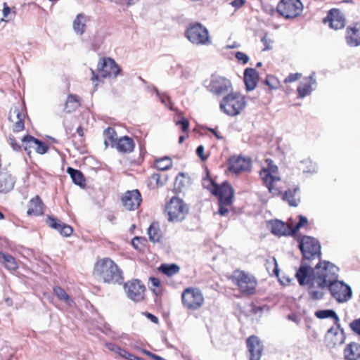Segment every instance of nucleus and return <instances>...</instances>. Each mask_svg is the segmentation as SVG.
Returning a JSON list of instances; mask_svg holds the SVG:
<instances>
[{
    "mask_svg": "<svg viewBox=\"0 0 360 360\" xmlns=\"http://www.w3.org/2000/svg\"><path fill=\"white\" fill-rule=\"evenodd\" d=\"M299 248L302 252V259L296 271L295 277L298 282L303 283L307 269L313 268L311 262L314 259L320 260L321 245L316 238L304 236L299 244Z\"/></svg>",
    "mask_w": 360,
    "mask_h": 360,
    "instance_id": "nucleus-1",
    "label": "nucleus"
},
{
    "mask_svg": "<svg viewBox=\"0 0 360 360\" xmlns=\"http://www.w3.org/2000/svg\"><path fill=\"white\" fill-rule=\"evenodd\" d=\"M94 274L105 283H122L123 281L122 271L110 259L103 258L98 260L94 266Z\"/></svg>",
    "mask_w": 360,
    "mask_h": 360,
    "instance_id": "nucleus-2",
    "label": "nucleus"
},
{
    "mask_svg": "<svg viewBox=\"0 0 360 360\" xmlns=\"http://www.w3.org/2000/svg\"><path fill=\"white\" fill-rule=\"evenodd\" d=\"M301 286H307L308 294L314 300H321L323 297L326 291L328 290V285L326 280H323L317 274H314L313 268L307 269V276L304 278L303 283L298 282Z\"/></svg>",
    "mask_w": 360,
    "mask_h": 360,
    "instance_id": "nucleus-3",
    "label": "nucleus"
},
{
    "mask_svg": "<svg viewBox=\"0 0 360 360\" xmlns=\"http://www.w3.org/2000/svg\"><path fill=\"white\" fill-rule=\"evenodd\" d=\"M185 35L195 45H209L212 43L208 30L198 22L190 24L186 30Z\"/></svg>",
    "mask_w": 360,
    "mask_h": 360,
    "instance_id": "nucleus-4",
    "label": "nucleus"
},
{
    "mask_svg": "<svg viewBox=\"0 0 360 360\" xmlns=\"http://www.w3.org/2000/svg\"><path fill=\"white\" fill-rule=\"evenodd\" d=\"M168 220L172 222H179L184 220L188 213V207L180 198L173 197L166 206Z\"/></svg>",
    "mask_w": 360,
    "mask_h": 360,
    "instance_id": "nucleus-5",
    "label": "nucleus"
},
{
    "mask_svg": "<svg viewBox=\"0 0 360 360\" xmlns=\"http://www.w3.org/2000/svg\"><path fill=\"white\" fill-rule=\"evenodd\" d=\"M245 105V102L243 96L230 93L224 97L220 103V108L226 115L234 116L239 114Z\"/></svg>",
    "mask_w": 360,
    "mask_h": 360,
    "instance_id": "nucleus-6",
    "label": "nucleus"
},
{
    "mask_svg": "<svg viewBox=\"0 0 360 360\" xmlns=\"http://www.w3.org/2000/svg\"><path fill=\"white\" fill-rule=\"evenodd\" d=\"M91 80H97L98 75L101 77H117L120 72V68L118 67L115 61L110 58L101 59L97 65L98 75L91 69Z\"/></svg>",
    "mask_w": 360,
    "mask_h": 360,
    "instance_id": "nucleus-7",
    "label": "nucleus"
},
{
    "mask_svg": "<svg viewBox=\"0 0 360 360\" xmlns=\"http://www.w3.org/2000/svg\"><path fill=\"white\" fill-rule=\"evenodd\" d=\"M313 269L314 274L326 280L328 285L338 280L339 269L330 262L319 260Z\"/></svg>",
    "mask_w": 360,
    "mask_h": 360,
    "instance_id": "nucleus-8",
    "label": "nucleus"
},
{
    "mask_svg": "<svg viewBox=\"0 0 360 360\" xmlns=\"http://www.w3.org/2000/svg\"><path fill=\"white\" fill-rule=\"evenodd\" d=\"M182 303L185 307L191 310H196L202 307L204 297L198 288H187L181 295Z\"/></svg>",
    "mask_w": 360,
    "mask_h": 360,
    "instance_id": "nucleus-9",
    "label": "nucleus"
},
{
    "mask_svg": "<svg viewBox=\"0 0 360 360\" xmlns=\"http://www.w3.org/2000/svg\"><path fill=\"white\" fill-rule=\"evenodd\" d=\"M276 10L285 18H294L301 14L303 5L300 0H282L278 3Z\"/></svg>",
    "mask_w": 360,
    "mask_h": 360,
    "instance_id": "nucleus-10",
    "label": "nucleus"
},
{
    "mask_svg": "<svg viewBox=\"0 0 360 360\" xmlns=\"http://www.w3.org/2000/svg\"><path fill=\"white\" fill-rule=\"evenodd\" d=\"M331 296L338 302H347L352 295L351 288L343 281L337 280L328 285Z\"/></svg>",
    "mask_w": 360,
    "mask_h": 360,
    "instance_id": "nucleus-11",
    "label": "nucleus"
},
{
    "mask_svg": "<svg viewBox=\"0 0 360 360\" xmlns=\"http://www.w3.org/2000/svg\"><path fill=\"white\" fill-rule=\"evenodd\" d=\"M233 282L243 293L253 294L255 291L257 282L252 277L243 271H236L233 276Z\"/></svg>",
    "mask_w": 360,
    "mask_h": 360,
    "instance_id": "nucleus-12",
    "label": "nucleus"
},
{
    "mask_svg": "<svg viewBox=\"0 0 360 360\" xmlns=\"http://www.w3.org/2000/svg\"><path fill=\"white\" fill-rule=\"evenodd\" d=\"M207 89L217 96L228 93L232 88L230 80L218 75H212L208 84Z\"/></svg>",
    "mask_w": 360,
    "mask_h": 360,
    "instance_id": "nucleus-13",
    "label": "nucleus"
},
{
    "mask_svg": "<svg viewBox=\"0 0 360 360\" xmlns=\"http://www.w3.org/2000/svg\"><path fill=\"white\" fill-rule=\"evenodd\" d=\"M124 288L127 297L134 302L143 300L146 287L141 281L134 279L124 283Z\"/></svg>",
    "mask_w": 360,
    "mask_h": 360,
    "instance_id": "nucleus-14",
    "label": "nucleus"
},
{
    "mask_svg": "<svg viewBox=\"0 0 360 360\" xmlns=\"http://www.w3.org/2000/svg\"><path fill=\"white\" fill-rule=\"evenodd\" d=\"M315 315L317 318L321 319L326 318H333L335 319L337 328H330L328 330V334H333L335 336H339V344H342L345 341L344 330L340 328L339 324L340 319L335 311L332 309L319 310L315 313Z\"/></svg>",
    "mask_w": 360,
    "mask_h": 360,
    "instance_id": "nucleus-15",
    "label": "nucleus"
},
{
    "mask_svg": "<svg viewBox=\"0 0 360 360\" xmlns=\"http://www.w3.org/2000/svg\"><path fill=\"white\" fill-rule=\"evenodd\" d=\"M212 194L218 196L220 203H225L226 205H230L232 202L234 191L232 186L225 181L221 185L215 186L214 188L212 189Z\"/></svg>",
    "mask_w": 360,
    "mask_h": 360,
    "instance_id": "nucleus-16",
    "label": "nucleus"
},
{
    "mask_svg": "<svg viewBox=\"0 0 360 360\" xmlns=\"http://www.w3.org/2000/svg\"><path fill=\"white\" fill-rule=\"evenodd\" d=\"M250 360H260L264 346L258 337L252 335L246 340Z\"/></svg>",
    "mask_w": 360,
    "mask_h": 360,
    "instance_id": "nucleus-17",
    "label": "nucleus"
},
{
    "mask_svg": "<svg viewBox=\"0 0 360 360\" xmlns=\"http://www.w3.org/2000/svg\"><path fill=\"white\" fill-rule=\"evenodd\" d=\"M142 201L140 192L138 190L128 191L122 198L124 207L128 210H136Z\"/></svg>",
    "mask_w": 360,
    "mask_h": 360,
    "instance_id": "nucleus-18",
    "label": "nucleus"
},
{
    "mask_svg": "<svg viewBox=\"0 0 360 360\" xmlns=\"http://www.w3.org/2000/svg\"><path fill=\"white\" fill-rule=\"evenodd\" d=\"M323 21H328L330 27L334 30L343 28L346 23L344 14L338 8L330 9Z\"/></svg>",
    "mask_w": 360,
    "mask_h": 360,
    "instance_id": "nucleus-19",
    "label": "nucleus"
},
{
    "mask_svg": "<svg viewBox=\"0 0 360 360\" xmlns=\"http://www.w3.org/2000/svg\"><path fill=\"white\" fill-rule=\"evenodd\" d=\"M250 160L245 158L233 157L229 161V169L235 174L248 172L250 170Z\"/></svg>",
    "mask_w": 360,
    "mask_h": 360,
    "instance_id": "nucleus-20",
    "label": "nucleus"
},
{
    "mask_svg": "<svg viewBox=\"0 0 360 360\" xmlns=\"http://www.w3.org/2000/svg\"><path fill=\"white\" fill-rule=\"evenodd\" d=\"M46 222L49 226L57 230L65 237L71 236L73 232V229L70 226L60 221L52 216H48Z\"/></svg>",
    "mask_w": 360,
    "mask_h": 360,
    "instance_id": "nucleus-21",
    "label": "nucleus"
},
{
    "mask_svg": "<svg viewBox=\"0 0 360 360\" xmlns=\"http://www.w3.org/2000/svg\"><path fill=\"white\" fill-rule=\"evenodd\" d=\"M260 176L266 186L268 188L269 193L273 195H278L281 194V191L276 188L274 184L276 181L280 180L278 177L273 176L268 169H262L260 172Z\"/></svg>",
    "mask_w": 360,
    "mask_h": 360,
    "instance_id": "nucleus-22",
    "label": "nucleus"
},
{
    "mask_svg": "<svg viewBox=\"0 0 360 360\" xmlns=\"http://www.w3.org/2000/svg\"><path fill=\"white\" fill-rule=\"evenodd\" d=\"M347 43L351 46L360 45V23H355L348 27L346 34Z\"/></svg>",
    "mask_w": 360,
    "mask_h": 360,
    "instance_id": "nucleus-23",
    "label": "nucleus"
},
{
    "mask_svg": "<svg viewBox=\"0 0 360 360\" xmlns=\"http://www.w3.org/2000/svg\"><path fill=\"white\" fill-rule=\"evenodd\" d=\"M25 115L22 113L20 110L14 107L9 112L8 119L13 122V129L15 131H20L24 129Z\"/></svg>",
    "mask_w": 360,
    "mask_h": 360,
    "instance_id": "nucleus-24",
    "label": "nucleus"
},
{
    "mask_svg": "<svg viewBox=\"0 0 360 360\" xmlns=\"http://www.w3.org/2000/svg\"><path fill=\"white\" fill-rule=\"evenodd\" d=\"M259 80V74L255 68H248L244 71V82L247 91L255 89Z\"/></svg>",
    "mask_w": 360,
    "mask_h": 360,
    "instance_id": "nucleus-25",
    "label": "nucleus"
},
{
    "mask_svg": "<svg viewBox=\"0 0 360 360\" xmlns=\"http://www.w3.org/2000/svg\"><path fill=\"white\" fill-rule=\"evenodd\" d=\"M315 72H312L307 79H309V82H302L300 83L297 91L298 94V98H304L307 96H309L314 89L312 88V85L316 84V80L314 78Z\"/></svg>",
    "mask_w": 360,
    "mask_h": 360,
    "instance_id": "nucleus-26",
    "label": "nucleus"
},
{
    "mask_svg": "<svg viewBox=\"0 0 360 360\" xmlns=\"http://www.w3.org/2000/svg\"><path fill=\"white\" fill-rule=\"evenodd\" d=\"M271 233L276 236L293 235L292 226L278 219L271 222Z\"/></svg>",
    "mask_w": 360,
    "mask_h": 360,
    "instance_id": "nucleus-27",
    "label": "nucleus"
},
{
    "mask_svg": "<svg viewBox=\"0 0 360 360\" xmlns=\"http://www.w3.org/2000/svg\"><path fill=\"white\" fill-rule=\"evenodd\" d=\"M15 185V179L6 172H0V193H6L11 191Z\"/></svg>",
    "mask_w": 360,
    "mask_h": 360,
    "instance_id": "nucleus-28",
    "label": "nucleus"
},
{
    "mask_svg": "<svg viewBox=\"0 0 360 360\" xmlns=\"http://www.w3.org/2000/svg\"><path fill=\"white\" fill-rule=\"evenodd\" d=\"M134 140L127 136L119 139L115 146L119 152L124 153H131L134 150Z\"/></svg>",
    "mask_w": 360,
    "mask_h": 360,
    "instance_id": "nucleus-29",
    "label": "nucleus"
},
{
    "mask_svg": "<svg viewBox=\"0 0 360 360\" xmlns=\"http://www.w3.org/2000/svg\"><path fill=\"white\" fill-rule=\"evenodd\" d=\"M345 360H360V345L356 342L348 344L344 349Z\"/></svg>",
    "mask_w": 360,
    "mask_h": 360,
    "instance_id": "nucleus-30",
    "label": "nucleus"
},
{
    "mask_svg": "<svg viewBox=\"0 0 360 360\" xmlns=\"http://www.w3.org/2000/svg\"><path fill=\"white\" fill-rule=\"evenodd\" d=\"M42 202L38 195L32 198L28 204L27 214L39 216L43 213Z\"/></svg>",
    "mask_w": 360,
    "mask_h": 360,
    "instance_id": "nucleus-31",
    "label": "nucleus"
},
{
    "mask_svg": "<svg viewBox=\"0 0 360 360\" xmlns=\"http://www.w3.org/2000/svg\"><path fill=\"white\" fill-rule=\"evenodd\" d=\"M87 17L83 13H79L73 21L72 27L75 32L82 35L85 32Z\"/></svg>",
    "mask_w": 360,
    "mask_h": 360,
    "instance_id": "nucleus-32",
    "label": "nucleus"
},
{
    "mask_svg": "<svg viewBox=\"0 0 360 360\" xmlns=\"http://www.w3.org/2000/svg\"><path fill=\"white\" fill-rule=\"evenodd\" d=\"M67 172L70 176L72 181L76 185L80 187H84L86 185V180L82 172L78 169H75L72 167H68Z\"/></svg>",
    "mask_w": 360,
    "mask_h": 360,
    "instance_id": "nucleus-33",
    "label": "nucleus"
},
{
    "mask_svg": "<svg viewBox=\"0 0 360 360\" xmlns=\"http://www.w3.org/2000/svg\"><path fill=\"white\" fill-rule=\"evenodd\" d=\"M149 239L153 243L159 242L162 238V232L158 223H152L148 229Z\"/></svg>",
    "mask_w": 360,
    "mask_h": 360,
    "instance_id": "nucleus-34",
    "label": "nucleus"
},
{
    "mask_svg": "<svg viewBox=\"0 0 360 360\" xmlns=\"http://www.w3.org/2000/svg\"><path fill=\"white\" fill-rule=\"evenodd\" d=\"M53 293L60 301L64 302L68 307H72L75 306L73 300L60 287L56 286L53 288Z\"/></svg>",
    "mask_w": 360,
    "mask_h": 360,
    "instance_id": "nucleus-35",
    "label": "nucleus"
},
{
    "mask_svg": "<svg viewBox=\"0 0 360 360\" xmlns=\"http://www.w3.org/2000/svg\"><path fill=\"white\" fill-rule=\"evenodd\" d=\"M103 136L105 137L104 143L105 146L107 147L110 143V146L114 148L117 141V133L115 129L111 127H108L103 131Z\"/></svg>",
    "mask_w": 360,
    "mask_h": 360,
    "instance_id": "nucleus-36",
    "label": "nucleus"
},
{
    "mask_svg": "<svg viewBox=\"0 0 360 360\" xmlns=\"http://www.w3.org/2000/svg\"><path fill=\"white\" fill-rule=\"evenodd\" d=\"M80 105L79 98L76 95L70 94L68 96L66 103L65 104L64 110L66 112H72L75 110Z\"/></svg>",
    "mask_w": 360,
    "mask_h": 360,
    "instance_id": "nucleus-37",
    "label": "nucleus"
},
{
    "mask_svg": "<svg viewBox=\"0 0 360 360\" xmlns=\"http://www.w3.org/2000/svg\"><path fill=\"white\" fill-rule=\"evenodd\" d=\"M300 191L299 187H295L292 190H287L283 195V199L287 200L290 206L297 207L300 199L295 198V193Z\"/></svg>",
    "mask_w": 360,
    "mask_h": 360,
    "instance_id": "nucleus-38",
    "label": "nucleus"
},
{
    "mask_svg": "<svg viewBox=\"0 0 360 360\" xmlns=\"http://www.w3.org/2000/svg\"><path fill=\"white\" fill-rule=\"evenodd\" d=\"M159 269L164 274H165L168 276H172L174 274H176L179 271L180 267L177 264H162L160 266Z\"/></svg>",
    "mask_w": 360,
    "mask_h": 360,
    "instance_id": "nucleus-39",
    "label": "nucleus"
},
{
    "mask_svg": "<svg viewBox=\"0 0 360 360\" xmlns=\"http://www.w3.org/2000/svg\"><path fill=\"white\" fill-rule=\"evenodd\" d=\"M105 347L110 351L115 352V354H118L120 357L124 358L125 359H127V357L129 354V352H128L127 351H126L124 349H122L120 347H119L118 345H116L114 343H111V342L106 343Z\"/></svg>",
    "mask_w": 360,
    "mask_h": 360,
    "instance_id": "nucleus-40",
    "label": "nucleus"
},
{
    "mask_svg": "<svg viewBox=\"0 0 360 360\" xmlns=\"http://www.w3.org/2000/svg\"><path fill=\"white\" fill-rule=\"evenodd\" d=\"M172 167V161L168 157L160 158L155 162V167L158 170L165 171Z\"/></svg>",
    "mask_w": 360,
    "mask_h": 360,
    "instance_id": "nucleus-41",
    "label": "nucleus"
},
{
    "mask_svg": "<svg viewBox=\"0 0 360 360\" xmlns=\"http://www.w3.org/2000/svg\"><path fill=\"white\" fill-rule=\"evenodd\" d=\"M32 143H35V150L39 154H44L48 150V146L44 143L34 137H29Z\"/></svg>",
    "mask_w": 360,
    "mask_h": 360,
    "instance_id": "nucleus-42",
    "label": "nucleus"
},
{
    "mask_svg": "<svg viewBox=\"0 0 360 360\" xmlns=\"http://www.w3.org/2000/svg\"><path fill=\"white\" fill-rule=\"evenodd\" d=\"M2 263L9 270H15L18 268V264L14 257L9 255H5Z\"/></svg>",
    "mask_w": 360,
    "mask_h": 360,
    "instance_id": "nucleus-43",
    "label": "nucleus"
},
{
    "mask_svg": "<svg viewBox=\"0 0 360 360\" xmlns=\"http://www.w3.org/2000/svg\"><path fill=\"white\" fill-rule=\"evenodd\" d=\"M167 176H162L160 174L155 173L150 176V184L154 182L157 187L162 186L167 181Z\"/></svg>",
    "mask_w": 360,
    "mask_h": 360,
    "instance_id": "nucleus-44",
    "label": "nucleus"
},
{
    "mask_svg": "<svg viewBox=\"0 0 360 360\" xmlns=\"http://www.w3.org/2000/svg\"><path fill=\"white\" fill-rule=\"evenodd\" d=\"M29 137H33V136L31 135H27L22 139V146H23L24 150L27 152L28 155H30V153L32 152L31 148H35V143H32V141H31V139H29Z\"/></svg>",
    "mask_w": 360,
    "mask_h": 360,
    "instance_id": "nucleus-45",
    "label": "nucleus"
},
{
    "mask_svg": "<svg viewBox=\"0 0 360 360\" xmlns=\"http://www.w3.org/2000/svg\"><path fill=\"white\" fill-rule=\"evenodd\" d=\"M202 186L212 193V189L214 188L215 186H217L218 184H215V182L207 175L202 179Z\"/></svg>",
    "mask_w": 360,
    "mask_h": 360,
    "instance_id": "nucleus-46",
    "label": "nucleus"
},
{
    "mask_svg": "<svg viewBox=\"0 0 360 360\" xmlns=\"http://www.w3.org/2000/svg\"><path fill=\"white\" fill-rule=\"evenodd\" d=\"M184 175L183 173H180L175 179L174 188L179 191H181L183 188L185 186L184 184Z\"/></svg>",
    "mask_w": 360,
    "mask_h": 360,
    "instance_id": "nucleus-47",
    "label": "nucleus"
},
{
    "mask_svg": "<svg viewBox=\"0 0 360 360\" xmlns=\"http://www.w3.org/2000/svg\"><path fill=\"white\" fill-rule=\"evenodd\" d=\"M308 220L307 219L302 215L299 216V221L297 223V224L295 226H292V231H293V235L304 224H307Z\"/></svg>",
    "mask_w": 360,
    "mask_h": 360,
    "instance_id": "nucleus-48",
    "label": "nucleus"
},
{
    "mask_svg": "<svg viewBox=\"0 0 360 360\" xmlns=\"http://www.w3.org/2000/svg\"><path fill=\"white\" fill-rule=\"evenodd\" d=\"M264 83L266 85L269 86V88L271 89H274L277 88L278 81L273 76H271V75L266 76V77L264 80Z\"/></svg>",
    "mask_w": 360,
    "mask_h": 360,
    "instance_id": "nucleus-49",
    "label": "nucleus"
},
{
    "mask_svg": "<svg viewBox=\"0 0 360 360\" xmlns=\"http://www.w3.org/2000/svg\"><path fill=\"white\" fill-rule=\"evenodd\" d=\"M176 125H179L181 127V129L183 132H187L189 127V122L185 117H181L180 120H178L176 122Z\"/></svg>",
    "mask_w": 360,
    "mask_h": 360,
    "instance_id": "nucleus-50",
    "label": "nucleus"
},
{
    "mask_svg": "<svg viewBox=\"0 0 360 360\" xmlns=\"http://www.w3.org/2000/svg\"><path fill=\"white\" fill-rule=\"evenodd\" d=\"M349 326L352 331L360 336V318L352 321Z\"/></svg>",
    "mask_w": 360,
    "mask_h": 360,
    "instance_id": "nucleus-51",
    "label": "nucleus"
},
{
    "mask_svg": "<svg viewBox=\"0 0 360 360\" xmlns=\"http://www.w3.org/2000/svg\"><path fill=\"white\" fill-rule=\"evenodd\" d=\"M235 57L238 61L241 62L242 64L248 63L250 59L247 54L240 51L236 52Z\"/></svg>",
    "mask_w": 360,
    "mask_h": 360,
    "instance_id": "nucleus-52",
    "label": "nucleus"
},
{
    "mask_svg": "<svg viewBox=\"0 0 360 360\" xmlns=\"http://www.w3.org/2000/svg\"><path fill=\"white\" fill-rule=\"evenodd\" d=\"M302 77L300 73H291L285 79V83H290L298 80Z\"/></svg>",
    "mask_w": 360,
    "mask_h": 360,
    "instance_id": "nucleus-53",
    "label": "nucleus"
},
{
    "mask_svg": "<svg viewBox=\"0 0 360 360\" xmlns=\"http://www.w3.org/2000/svg\"><path fill=\"white\" fill-rule=\"evenodd\" d=\"M143 241H145V239H143L141 237L136 236L134 237L131 240V245L132 246L138 250H141V248L140 247V245Z\"/></svg>",
    "mask_w": 360,
    "mask_h": 360,
    "instance_id": "nucleus-54",
    "label": "nucleus"
},
{
    "mask_svg": "<svg viewBox=\"0 0 360 360\" xmlns=\"http://www.w3.org/2000/svg\"><path fill=\"white\" fill-rule=\"evenodd\" d=\"M261 41L264 45V49L263 51H268L271 49V44L272 41L267 37V33L264 34V36L262 38Z\"/></svg>",
    "mask_w": 360,
    "mask_h": 360,
    "instance_id": "nucleus-55",
    "label": "nucleus"
},
{
    "mask_svg": "<svg viewBox=\"0 0 360 360\" xmlns=\"http://www.w3.org/2000/svg\"><path fill=\"white\" fill-rule=\"evenodd\" d=\"M196 153L202 160L205 161L207 159V156L204 155L203 146L200 145L198 146L196 149Z\"/></svg>",
    "mask_w": 360,
    "mask_h": 360,
    "instance_id": "nucleus-56",
    "label": "nucleus"
},
{
    "mask_svg": "<svg viewBox=\"0 0 360 360\" xmlns=\"http://www.w3.org/2000/svg\"><path fill=\"white\" fill-rule=\"evenodd\" d=\"M219 210H218V213L221 215V216H225L226 214H227L229 213V209L226 207V205L225 203H220L219 202Z\"/></svg>",
    "mask_w": 360,
    "mask_h": 360,
    "instance_id": "nucleus-57",
    "label": "nucleus"
},
{
    "mask_svg": "<svg viewBox=\"0 0 360 360\" xmlns=\"http://www.w3.org/2000/svg\"><path fill=\"white\" fill-rule=\"evenodd\" d=\"M245 3V0H234L231 2V5L236 9H238L242 7Z\"/></svg>",
    "mask_w": 360,
    "mask_h": 360,
    "instance_id": "nucleus-58",
    "label": "nucleus"
},
{
    "mask_svg": "<svg viewBox=\"0 0 360 360\" xmlns=\"http://www.w3.org/2000/svg\"><path fill=\"white\" fill-rule=\"evenodd\" d=\"M3 6V15L4 18H8L9 14L11 13V8L6 2L4 3Z\"/></svg>",
    "mask_w": 360,
    "mask_h": 360,
    "instance_id": "nucleus-59",
    "label": "nucleus"
},
{
    "mask_svg": "<svg viewBox=\"0 0 360 360\" xmlns=\"http://www.w3.org/2000/svg\"><path fill=\"white\" fill-rule=\"evenodd\" d=\"M155 92L158 96L160 97L161 102L165 105H167V101H169V98L165 95H161L158 89H155Z\"/></svg>",
    "mask_w": 360,
    "mask_h": 360,
    "instance_id": "nucleus-60",
    "label": "nucleus"
},
{
    "mask_svg": "<svg viewBox=\"0 0 360 360\" xmlns=\"http://www.w3.org/2000/svg\"><path fill=\"white\" fill-rule=\"evenodd\" d=\"M150 281L151 284L155 287H159L160 285L161 282H160V279L158 278L151 277L150 278Z\"/></svg>",
    "mask_w": 360,
    "mask_h": 360,
    "instance_id": "nucleus-61",
    "label": "nucleus"
},
{
    "mask_svg": "<svg viewBox=\"0 0 360 360\" xmlns=\"http://www.w3.org/2000/svg\"><path fill=\"white\" fill-rule=\"evenodd\" d=\"M147 317L154 323H158V319L155 315L150 314V313H146Z\"/></svg>",
    "mask_w": 360,
    "mask_h": 360,
    "instance_id": "nucleus-62",
    "label": "nucleus"
},
{
    "mask_svg": "<svg viewBox=\"0 0 360 360\" xmlns=\"http://www.w3.org/2000/svg\"><path fill=\"white\" fill-rule=\"evenodd\" d=\"M207 129H208V130H209L210 131H211V132L214 135V136H215L217 139H219V140H222V139H224V137H223V136H221V135H220V134H219V133H218L215 129H212V128H207Z\"/></svg>",
    "mask_w": 360,
    "mask_h": 360,
    "instance_id": "nucleus-63",
    "label": "nucleus"
},
{
    "mask_svg": "<svg viewBox=\"0 0 360 360\" xmlns=\"http://www.w3.org/2000/svg\"><path fill=\"white\" fill-rule=\"evenodd\" d=\"M11 145L14 150H18L20 149V146L13 139H11Z\"/></svg>",
    "mask_w": 360,
    "mask_h": 360,
    "instance_id": "nucleus-64",
    "label": "nucleus"
}]
</instances>
